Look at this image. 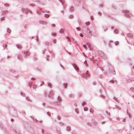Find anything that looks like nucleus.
Wrapping results in <instances>:
<instances>
[{"label":"nucleus","mask_w":134,"mask_h":134,"mask_svg":"<svg viewBox=\"0 0 134 134\" xmlns=\"http://www.w3.org/2000/svg\"><path fill=\"white\" fill-rule=\"evenodd\" d=\"M80 36H81V37H82L83 36V35L82 34H80Z\"/></svg>","instance_id":"56"},{"label":"nucleus","mask_w":134,"mask_h":134,"mask_svg":"<svg viewBox=\"0 0 134 134\" xmlns=\"http://www.w3.org/2000/svg\"><path fill=\"white\" fill-rule=\"evenodd\" d=\"M87 46L88 48H90V44L88 43H87Z\"/></svg>","instance_id":"33"},{"label":"nucleus","mask_w":134,"mask_h":134,"mask_svg":"<svg viewBox=\"0 0 134 134\" xmlns=\"http://www.w3.org/2000/svg\"><path fill=\"white\" fill-rule=\"evenodd\" d=\"M118 32V30L117 29H115L114 31V33L117 34Z\"/></svg>","instance_id":"19"},{"label":"nucleus","mask_w":134,"mask_h":134,"mask_svg":"<svg viewBox=\"0 0 134 134\" xmlns=\"http://www.w3.org/2000/svg\"><path fill=\"white\" fill-rule=\"evenodd\" d=\"M64 32V30L62 29H61L59 31V32L60 33H62Z\"/></svg>","instance_id":"13"},{"label":"nucleus","mask_w":134,"mask_h":134,"mask_svg":"<svg viewBox=\"0 0 134 134\" xmlns=\"http://www.w3.org/2000/svg\"><path fill=\"white\" fill-rule=\"evenodd\" d=\"M52 36H55L56 35V34L55 33H52Z\"/></svg>","instance_id":"41"},{"label":"nucleus","mask_w":134,"mask_h":134,"mask_svg":"<svg viewBox=\"0 0 134 134\" xmlns=\"http://www.w3.org/2000/svg\"><path fill=\"white\" fill-rule=\"evenodd\" d=\"M74 10V7H70V11H72L73 10Z\"/></svg>","instance_id":"17"},{"label":"nucleus","mask_w":134,"mask_h":134,"mask_svg":"<svg viewBox=\"0 0 134 134\" xmlns=\"http://www.w3.org/2000/svg\"><path fill=\"white\" fill-rule=\"evenodd\" d=\"M7 12H8L7 11H3L2 13L3 14H5L6 13H7Z\"/></svg>","instance_id":"37"},{"label":"nucleus","mask_w":134,"mask_h":134,"mask_svg":"<svg viewBox=\"0 0 134 134\" xmlns=\"http://www.w3.org/2000/svg\"><path fill=\"white\" fill-rule=\"evenodd\" d=\"M127 114V115H129V117L130 118H131V115L130 114V113L128 112L127 110L126 111Z\"/></svg>","instance_id":"16"},{"label":"nucleus","mask_w":134,"mask_h":134,"mask_svg":"<svg viewBox=\"0 0 134 134\" xmlns=\"http://www.w3.org/2000/svg\"><path fill=\"white\" fill-rule=\"evenodd\" d=\"M127 35L129 37H132L133 36V35L131 33H129L127 34Z\"/></svg>","instance_id":"10"},{"label":"nucleus","mask_w":134,"mask_h":134,"mask_svg":"<svg viewBox=\"0 0 134 134\" xmlns=\"http://www.w3.org/2000/svg\"><path fill=\"white\" fill-rule=\"evenodd\" d=\"M39 23L43 25H45L47 24V23L45 21L43 20H40L39 21Z\"/></svg>","instance_id":"5"},{"label":"nucleus","mask_w":134,"mask_h":134,"mask_svg":"<svg viewBox=\"0 0 134 134\" xmlns=\"http://www.w3.org/2000/svg\"><path fill=\"white\" fill-rule=\"evenodd\" d=\"M10 71L12 73H14L15 72V71L14 70L11 69L10 70Z\"/></svg>","instance_id":"32"},{"label":"nucleus","mask_w":134,"mask_h":134,"mask_svg":"<svg viewBox=\"0 0 134 134\" xmlns=\"http://www.w3.org/2000/svg\"><path fill=\"white\" fill-rule=\"evenodd\" d=\"M7 31L8 32L10 33L11 32V31L9 29H7Z\"/></svg>","instance_id":"24"},{"label":"nucleus","mask_w":134,"mask_h":134,"mask_svg":"<svg viewBox=\"0 0 134 134\" xmlns=\"http://www.w3.org/2000/svg\"><path fill=\"white\" fill-rule=\"evenodd\" d=\"M21 95L23 97H24L25 96V94L24 93H21Z\"/></svg>","instance_id":"42"},{"label":"nucleus","mask_w":134,"mask_h":134,"mask_svg":"<svg viewBox=\"0 0 134 134\" xmlns=\"http://www.w3.org/2000/svg\"><path fill=\"white\" fill-rule=\"evenodd\" d=\"M46 43L47 45H48L49 43L48 42H46Z\"/></svg>","instance_id":"58"},{"label":"nucleus","mask_w":134,"mask_h":134,"mask_svg":"<svg viewBox=\"0 0 134 134\" xmlns=\"http://www.w3.org/2000/svg\"><path fill=\"white\" fill-rule=\"evenodd\" d=\"M83 110L85 111H86L88 110V108H87L86 107H83Z\"/></svg>","instance_id":"18"},{"label":"nucleus","mask_w":134,"mask_h":134,"mask_svg":"<svg viewBox=\"0 0 134 134\" xmlns=\"http://www.w3.org/2000/svg\"><path fill=\"white\" fill-rule=\"evenodd\" d=\"M85 24L87 25H90V23L89 22H86V23Z\"/></svg>","instance_id":"27"},{"label":"nucleus","mask_w":134,"mask_h":134,"mask_svg":"<svg viewBox=\"0 0 134 134\" xmlns=\"http://www.w3.org/2000/svg\"><path fill=\"white\" fill-rule=\"evenodd\" d=\"M53 96V92H51L49 95V97L50 98H52Z\"/></svg>","instance_id":"8"},{"label":"nucleus","mask_w":134,"mask_h":134,"mask_svg":"<svg viewBox=\"0 0 134 134\" xmlns=\"http://www.w3.org/2000/svg\"><path fill=\"white\" fill-rule=\"evenodd\" d=\"M109 69L110 70V73H112V74L114 75L115 74V72L114 71V69L112 66L111 65H110L109 66Z\"/></svg>","instance_id":"2"},{"label":"nucleus","mask_w":134,"mask_h":134,"mask_svg":"<svg viewBox=\"0 0 134 134\" xmlns=\"http://www.w3.org/2000/svg\"><path fill=\"white\" fill-rule=\"evenodd\" d=\"M64 87L65 88H66L67 86V83H64Z\"/></svg>","instance_id":"23"},{"label":"nucleus","mask_w":134,"mask_h":134,"mask_svg":"<svg viewBox=\"0 0 134 134\" xmlns=\"http://www.w3.org/2000/svg\"><path fill=\"white\" fill-rule=\"evenodd\" d=\"M16 46L17 47V48L18 49H20V48H21V46L20 45H17Z\"/></svg>","instance_id":"22"},{"label":"nucleus","mask_w":134,"mask_h":134,"mask_svg":"<svg viewBox=\"0 0 134 134\" xmlns=\"http://www.w3.org/2000/svg\"><path fill=\"white\" fill-rule=\"evenodd\" d=\"M4 20H5V19L4 18V17H2V18H1V20L2 21Z\"/></svg>","instance_id":"39"},{"label":"nucleus","mask_w":134,"mask_h":134,"mask_svg":"<svg viewBox=\"0 0 134 134\" xmlns=\"http://www.w3.org/2000/svg\"><path fill=\"white\" fill-rule=\"evenodd\" d=\"M115 107L116 108L118 109H120V108H119V107H118V106H117V105H115Z\"/></svg>","instance_id":"29"},{"label":"nucleus","mask_w":134,"mask_h":134,"mask_svg":"<svg viewBox=\"0 0 134 134\" xmlns=\"http://www.w3.org/2000/svg\"><path fill=\"white\" fill-rule=\"evenodd\" d=\"M72 94H70L69 95V97H71L72 96Z\"/></svg>","instance_id":"50"},{"label":"nucleus","mask_w":134,"mask_h":134,"mask_svg":"<svg viewBox=\"0 0 134 134\" xmlns=\"http://www.w3.org/2000/svg\"><path fill=\"white\" fill-rule=\"evenodd\" d=\"M122 12L125 14L124 16L127 18H129L131 16V14L128 11L124 10L122 11Z\"/></svg>","instance_id":"1"},{"label":"nucleus","mask_w":134,"mask_h":134,"mask_svg":"<svg viewBox=\"0 0 134 134\" xmlns=\"http://www.w3.org/2000/svg\"><path fill=\"white\" fill-rule=\"evenodd\" d=\"M130 91H132L133 92H134V88H131L130 89Z\"/></svg>","instance_id":"21"},{"label":"nucleus","mask_w":134,"mask_h":134,"mask_svg":"<svg viewBox=\"0 0 134 134\" xmlns=\"http://www.w3.org/2000/svg\"><path fill=\"white\" fill-rule=\"evenodd\" d=\"M66 37L67 39H68L69 40H70V39L68 36H66Z\"/></svg>","instance_id":"53"},{"label":"nucleus","mask_w":134,"mask_h":134,"mask_svg":"<svg viewBox=\"0 0 134 134\" xmlns=\"http://www.w3.org/2000/svg\"><path fill=\"white\" fill-rule=\"evenodd\" d=\"M73 66L75 69L77 71H78L79 70V69L75 65H73Z\"/></svg>","instance_id":"9"},{"label":"nucleus","mask_w":134,"mask_h":134,"mask_svg":"<svg viewBox=\"0 0 134 134\" xmlns=\"http://www.w3.org/2000/svg\"><path fill=\"white\" fill-rule=\"evenodd\" d=\"M31 117V118L32 119H33V120H34V121L35 122H37V120H36V119H33V117Z\"/></svg>","instance_id":"28"},{"label":"nucleus","mask_w":134,"mask_h":134,"mask_svg":"<svg viewBox=\"0 0 134 134\" xmlns=\"http://www.w3.org/2000/svg\"><path fill=\"white\" fill-rule=\"evenodd\" d=\"M76 29L77 30H79V31H80V28H79L78 27H76Z\"/></svg>","instance_id":"49"},{"label":"nucleus","mask_w":134,"mask_h":134,"mask_svg":"<svg viewBox=\"0 0 134 134\" xmlns=\"http://www.w3.org/2000/svg\"><path fill=\"white\" fill-rule=\"evenodd\" d=\"M106 113L108 115H109L110 114V113L109 112L107 111H106Z\"/></svg>","instance_id":"38"},{"label":"nucleus","mask_w":134,"mask_h":134,"mask_svg":"<svg viewBox=\"0 0 134 134\" xmlns=\"http://www.w3.org/2000/svg\"><path fill=\"white\" fill-rule=\"evenodd\" d=\"M111 28V29H114V28L113 27H112Z\"/></svg>","instance_id":"64"},{"label":"nucleus","mask_w":134,"mask_h":134,"mask_svg":"<svg viewBox=\"0 0 134 134\" xmlns=\"http://www.w3.org/2000/svg\"><path fill=\"white\" fill-rule=\"evenodd\" d=\"M110 82H111L113 83H114V80H111L110 81Z\"/></svg>","instance_id":"40"},{"label":"nucleus","mask_w":134,"mask_h":134,"mask_svg":"<svg viewBox=\"0 0 134 134\" xmlns=\"http://www.w3.org/2000/svg\"><path fill=\"white\" fill-rule=\"evenodd\" d=\"M24 55L23 56L25 57H27L29 56L30 53L27 51H24L23 52Z\"/></svg>","instance_id":"3"},{"label":"nucleus","mask_w":134,"mask_h":134,"mask_svg":"<svg viewBox=\"0 0 134 134\" xmlns=\"http://www.w3.org/2000/svg\"><path fill=\"white\" fill-rule=\"evenodd\" d=\"M91 35H93V36L96 37L97 36V34L94 31V33H92Z\"/></svg>","instance_id":"11"},{"label":"nucleus","mask_w":134,"mask_h":134,"mask_svg":"<svg viewBox=\"0 0 134 134\" xmlns=\"http://www.w3.org/2000/svg\"><path fill=\"white\" fill-rule=\"evenodd\" d=\"M47 114L49 116H50V114L49 112H48L47 113Z\"/></svg>","instance_id":"48"},{"label":"nucleus","mask_w":134,"mask_h":134,"mask_svg":"<svg viewBox=\"0 0 134 134\" xmlns=\"http://www.w3.org/2000/svg\"><path fill=\"white\" fill-rule=\"evenodd\" d=\"M36 85H34L33 86V88L35 89V88H36Z\"/></svg>","instance_id":"34"},{"label":"nucleus","mask_w":134,"mask_h":134,"mask_svg":"<svg viewBox=\"0 0 134 134\" xmlns=\"http://www.w3.org/2000/svg\"><path fill=\"white\" fill-rule=\"evenodd\" d=\"M84 64H85V65L86 66H87V63H86V60H85L84 62Z\"/></svg>","instance_id":"36"},{"label":"nucleus","mask_w":134,"mask_h":134,"mask_svg":"<svg viewBox=\"0 0 134 134\" xmlns=\"http://www.w3.org/2000/svg\"><path fill=\"white\" fill-rule=\"evenodd\" d=\"M83 47H84V48H85L86 49H86V45H83Z\"/></svg>","instance_id":"44"},{"label":"nucleus","mask_w":134,"mask_h":134,"mask_svg":"<svg viewBox=\"0 0 134 134\" xmlns=\"http://www.w3.org/2000/svg\"><path fill=\"white\" fill-rule=\"evenodd\" d=\"M30 6H33L34 5H33L32 4H30Z\"/></svg>","instance_id":"61"},{"label":"nucleus","mask_w":134,"mask_h":134,"mask_svg":"<svg viewBox=\"0 0 134 134\" xmlns=\"http://www.w3.org/2000/svg\"><path fill=\"white\" fill-rule=\"evenodd\" d=\"M17 57L19 59H21L22 58L21 55L20 54H19L18 55Z\"/></svg>","instance_id":"12"},{"label":"nucleus","mask_w":134,"mask_h":134,"mask_svg":"<svg viewBox=\"0 0 134 134\" xmlns=\"http://www.w3.org/2000/svg\"><path fill=\"white\" fill-rule=\"evenodd\" d=\"M66 130L68 131H70V127L68 126L66 127Z\"/></svg>","instance_id":"14"},{"label":"nucleus","mask_w":134,"mask_h":134,"mask_svg":"<svg viewBox=\"0 0 134 134\" xmlns=\"http://www.w3.org/2000/svg\"><path fill=\"white\" fill-rule=\"evenodd\" d=\"M31 79L33 80L35 79V78L34 77H32Z\"/></svg>","instance_id":"60"},{"label":"nucleus","mask_w":134,"mask_h":134,"mask_svg":"<svg viewBox=\"0 0 134 134\" xmlns=\"http://www.w3.org/2000/svg\"><path fill=\"white\" fill-rule=\"evenodd\" d=\"M21 11L23 12H24L26 13H27L28 12H29V10H28V9H25L24 8H22L21 9Z\"/></svg>","instance_id":"6"},{"label":"nucleus","mask_w":134,"mask_h":134,"mask_svg":"<svg viewBox=\"0 0 134 134\" xmlns=\"http://www.w3.org/2000/svg\"><path fill=\"white\" fill-rule=\"evenodd\" d=\"M44 16L46 18H48L49 16V15L48 14H45Z\"/></svg>","instance_id":"15"},{"label":"nucleus","mask_w":134,"mask_h":134,"mask_svg":"<svg viewBox=\"0 0 134 134\" xmlns=\"http://www.w3.org/2000/svg\"><path fill=\"white\" fill-rule=\"evenodd\" d=\"M125 121H126V119L124 118L123 119L122 121L123 122H125Z\"/></svg>","instance_id":"54"},{"label":"nucleus","mask_w":134,"mask_h":134,"mask_svg":"<svg viewBox=\"0 0 134 134\" xmlns=\"http://www.w3.org/2000/svg\"><path fill=\"white\" fill-rule=\"evenodd\" d=\"M119 43V42L118 41H116L115 43V44L116 45H118Z\"/></svg>","instance_id":"31"},{"label":"nucleus","mask_w":134,"mask_h":134,"mask_svg":"<svg viewBox=\"0 0 134 134\" xmlns=\"http://www.w3.org/2000/svg\"><path fill=\"white\" fill-rule=\"evenodd\" d=\"M114 99L116 101H117V98L115 97H114Z\"/></svg>","instance_id":"45"},{"label":"nucleus","mask_w":134,"mask_h":134,"mask_svg":"<svg viewBox=\"0 0 134 134\" xmlns=\"http://www.w3.org/2000/svg\"><path fill=\"white\" fill-rule=\"evenodd\" d=\"M82 30L83 31H87V30L88 31L89 29L87 27L85 26H84L82 28Z\"/></svg>","instance_id":"7"},{"label":"nucleus","mask_w":134,"mask_h":134,"mask_svg":"<svg viewBox=\"0 0 134 134\" xmlns=\"http://www.w3.org/2000/svg\"><path fill=\"white\" fill-rule=\"evenodd\" d=\"M58 100H59V101H61V98H60V97H58Z\"/></svg>","instance_id":"51"},{"label":"nucleus","mask_w":134,"mask_h":134,"mask_svg":"<svg viewBox=\"0 0 134 134\" xmlns=\"http://www.w3.org/2000/svg\"><path fill=\"white\" fill-rule=\"evenodd\" d=\"M55 40L54 39L53 40V43H55Z\"/></svg>","instance_id":"52"},{"label":"nucleus","mask_w":134,"mask_h":134,"mask_svg":"<svg viewBox=\"0 0 134 134\" xmlns=\"http://www.w3.org/2000/svg\"><path fill=\"white\" fill-rule=\"evenodd\" d=\"M75 112L77 113H79V110H78V109H75Z\"/></svg>","instance_id":"25"},{"label":"nucleus","mask_w":134,"mask_h":134,"mask_svg":"<svg viewBox=\"0 0 134 134\" xmlns=\"http://www.w3.org/2000/svg\"><path fill=\"white\" fill-rule=\"evenodd\" d=\"M107 29L106 28H105V29L104 30V31H105V30H107Z\"/></svg>","instance_id":"63"},{"label":"nucleus","mask_w":134,"mask_h":134,"mask_svg":"<svg viewBox=\"0 0 134 134\" xmlns=\"http://www.w3.org/2000/svg\"><path fill=\"white\" fill-rule=\"evenodd\" d=\"M51 26H52L53 27H55V25L54 24H52L51 25Z\"/></svg>","instance_id":"43"},{"label":"nucleus","mask_w":134,"mask_h":134,"mask_svg":"<svg viewBox=\"0 0 134 134\" xmlns=\"http://www.w3.org/2000/svg\"><path fill=\"white\" fill-rule=\"evenodd\" d=\"M85 104V102H83V103H82V104L83 105H84Z\"/></svg>","instance_id":"55"},{"label":"nucleus","mask_w":134,"mask_h":134,"mask_svg":"<svg viewBox=\"0 0 134 134\" xmlns=\"http://www.w3.org/2000/svg\"><path fill=\"white\" fill-rule=\"evenodd\" d=\"M73 17V16L72 15H70L69 16L70 18H71Z\"/></svg>","instance_id":"46"},{"label":"nucleus","mask_w":134,"mask_h":134,"mask_svg":"<svg viewBox=\"0 0 134 134\" xmlns=\"http://www.w3.org/2000/svg\"><path fill=\"white\" fill-rule=\"evenodd\" d=\"M26 99L27 100H29V97H26Z\"/></svg>","instance_id":"47"},{"label":"nucleus","mask_w":134,"mask_h":134,"mask_svg":"<svg viewBox=\"0 0 134 134\" xmlns=\"http://www.w3.org/2000/svg\"><path fill=\"white\" fill-rule=\"evenodd\" d=\"M4 5L5 7H8L9 6V4H5Z\"/></svg>","instance_id":"35"},{"label":"nucleus","mask_w":134,"mask_h":134,"mask_svg":"<svg viewBox=\"0 0 134 134\" xmlns=\"http://www.w3.org/2000/svg\"><path fill=\"white\" fill-rule=\"evenodd\" d=\"M89 30V31H87V32H88L89 34H90L91 35L92 32H91V31L89 30Z\"/></svg>","instance_id":"30"},{"label":"nucleus","mask_w":134,"mask_h":134,"mask_svg":"<svg viewBox=\"0 0 134 134\" xmlns=\"http://www.w3.org/2000/svg\"><path fill=\"white\" fill-rule=\"evenodd\" d=\"M48 86L51 88V86H52V85L50 83H48Z\"/></svg>","instance_id":"26"},{"label":"nucleus","mask_w":134,"mask_h":134,"mask_svg":"<svg viewBox=\"0 0 134 134\" xmlns=\"http://www.w3.org/2000/svg\"><path fill=\"white\" fill-rule=\"evenodd\" d=\"M90 112L93 113V112L94 110L92 109H91L90 110Z\"/></svg>","instance_id":"20"},{"label":"nucleus","mask_w":134,"mask_h":134,"mask_svg":"<svg viewBox=\"0 0 134 134\" xmlns=\"http://www.w3.org/2000/svg\"><path fill=\"white\" fill-rule=\"evenodd\" d=\"M91 18L92 20H93V16H91Z\"/></svg>","instance_id":"57"},{"label":"nucleus","mask_w":134,"mask_h":134,"mask_svg":"<svg viewBox=\"0 0 134 134\" xmlns=\"http://www.w3.org/2000/svg\"><path fill=\"white\" fill-rule=\"evenodd\" d=\"M116 119H117V120H119V118H116Z\"/></svg>","instance_id":"62"},{"label":"nucleus","mask_w":134,"mask_h":134,"mask_svg":"<svg viewBox=\"0 0 134 134\" xmlns=\"http://www.w3.org/2000/svg\"><path fill=\"white\" fill-rule=\"evenodd\" d=\"M82 77L84 78H86L88 76V74L87 73V71L85 74H82Z\"/></svg>","instance_id":"4"},{"label":"nucleus","mask_w":134,"mask_h":134,"mask_svg":"<svg viewBox=\"0 0 134 134\" xmlns=\"http://www.w3.org/2000/svg\"><path fill=\"white\" fill-rule=\"evenodd\" d=\"M98 15H100L101 14V13L100 12H99L98 13Z\"/></svg>","instance_id":"59"}]
</instances>
